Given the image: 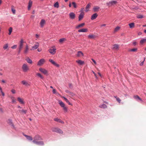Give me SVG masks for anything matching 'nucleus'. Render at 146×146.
<instances>
[{"label":"nucleus","mask_w":146,"mask_h":146,"mask_svg":"<svg viewBox=\"0 0 146 146\" xmlns=\"http://www.w3.org/2000/svg\"><path fill=\"white\" fill-rule=\"evenodd\" d=\"M85 25L84 23H83L80 24H79L78 25H77L76 27V29H78L81 27H83Z\"/></svg>","instance_id":"a211bd4d"},{"label":"nucleus","mask_w":146,"mask_h":146,"mask_svg":"<svg viewBox=\"0 0 146 146\" xmlns=\"http://www.w3.org/2000/svg\"><path fill=\"white\" fill-rule=\"evenodd\" d=\"M42 49L41 48H38V49L37 50L38 52H40L41 51Z\"/></svg>","instance_id":"bf43d9fd"},{"label":"nucleus","mask_w":146,"mask_h":146,"mask_svg":"<svg viewBox=\"0 0 146 146\" xmlns=\"http://www.w3.org/2000/svg\"><path fill=\"white\" fill-rule=\"evenodd\" d=\"M20 112H21V113H26L27 111L26 110H19Z\"/></svg>","instance_id":"79ce46f5"},{"label":"nucleus","mask_w":146,"mask_h":146,"mask_svg":"<svg viewBox=\"0 0 146 146\" xmlns=\"http://www.w3.org/2000/svg\"><path fill=\"white\" fill-rule=\"evenodd\" d=\"M12 11L13 13L14 14H15V10L14 9H12Z\"/></svg>","instance_id":"052dcab7"},{"label":"nucleus","mask_w":146,"mask_h":146,"mask_svg":"<svg viewBox=\"0 0 146 146\" xmlns=\"http://www.w3.org/2000/svg\"><path fill=\"white\" fill-rule=\"evenodd\" d=\"M119 45L117 44H115L113 46V49L115 50H118L119 49Z\"/></svg>","instance_id":"cd10ccee"},{"label":"nucleus","mask_w":146,"mask_h":146,"mask_svg":"<svg viewBox=\"0 0 146 146\" xmlns=\"http://www.w3.org/2000/svg\"><path fill=\"white\" fill-rule=\"evenodd\" d=\"M54 7L58 8L59 7V3L58 2H56L54 5Z\"/></svg>","instance_id":"4c0bfd02"},{"label":"nucleus","mask_w":146,"mask_h":146,"mask_svg":"<svg viewBox=\"0 0 146 146\" xmlns=\"http://www.w3.org/2000/svg\"><path fill=\"white\" fill-rule=\"evenodd\" d=\"M39 46V44L38 42H36L35 45L32 47V48L31 49V50L33 49H36Z\"/></svg>","instance_id":"9b49d317"},{"label":"nucleus","mask_w":146,"mask_h":146,"mask_svg":"<svg viewBox=\"0 0 146 146\" xmlns=\"http://www.w3.org/2000/svg\"><path fill=\"white\" fill-rule=\"evenodd\" d=\"M8 122L9 123H12V121L10 119H9L8 120Z\"/></svg>","instance_id":"338daca9"},{"label":"nucleus","mask_w":146,"mask_h":146,"mask_svg":"<svg viewBox=\"0 0 146 146\" xmlns=\"http://www.w3.org/2000/svg\"><path fill=\"white\" fill-rule=\"evenodd\" d=\"M24 85L27 86L30 85V84L25 80H23L21 82Z\"/></svg>","instance_id":"5701e85b"},{"label":"nucleus","mask_w":146,"mask_h":146,"mask_svg":"<svg viewBox=\"0 0 146 146\" xmlns=\"http://www.w3.org/2000/svg\"><path fill=\"white\" fill-rule=\"evenodd\" d=\"M45 23V21L44 19H42L40 23V25L41 27H43Z\"/></svg>","instance_id":"6ab92c4d"},{"label":"nucleus","mask_w":146,"mask_h":146,"mask_svg":"<svg viewBox=\"0 0 146 146\" xmlns=\"http://www.w3.org/2000/svg\"><path fill=\"white\" fill-rule=\"evenodd\" d=\"M8 47V44H6L4 45L3 46V48L5 50L7 49Z\"/></svg>","instance_id":"ea45409f"},{"label":"nucleus","mask_w":146,"mask_h":146,"mask_svg":"<svg viewBox=\"0 0 146 146\" xmlns=\"http://www.w3.org/2000/svg\"><path fill=\"white\" fill-rule=\"evenodd\" d=\"M33 142L35 144L38 145H44V142L42 141H33Z\"/></svg>","instance_id":"39448f33"},{"label":"nucleus","mask_w":146,"mask_h":146,"mask_svg":"<svg viewBox=\"0 0 146 146\" xmlns=\"http://www.w3.org/2000/svg\"><path fill=\"white\" fill-rule=\"evenodd\" d=\"M143 17V16L141 15H138L137 16V17L138 18H142Z\"/></svg>","instance_id":"8fccbe9b"},{"label":"nucleus","mask_w":146,"mask_h":146,"mask_svg":"<svg viewBox=\"0 0 146 146\" xmlns=\"http://www.w3.org/2000/svg\"><path fill=\"white\" fill-rule=\"evenodd\" d=\"M99 8L100 7H99L98 6H96L93 8V9L94 12H97L98 11Z\"/></svg>","instance_id":"c756f323"},{"label":"nucleus","mask_w":146,"mask_h":146,"mask_svg":"<svg viewBox=\"0 0 146 146\" xmlns=\"http://www.w3.org/2000/svg\"><path fill=\"white\" fill-rule=\"evenodd\" d=\"M29 51V47L27 45H26V46L25 49L24 50V53L25 54H27L28 53Z\"/></svg>","instance_id":"393cba45"},{"label":"nucleus","mask_w":146,"mask_h":146,"mask_svg":"<svg viewBox=\"0 0 146 146\" xmlns=\"http://www.w3.org/2000/svg\"><path fill=\"white\" fill-rule=\"evenodd\" d=\"M33 2L32 1L30 0L28 3V9L29 10L31 9V7L32 5Z\"/></svg>","instance_id":"dca6fc26"},{"label":"nucleus","mask_w":146,"mask_h":146,"mask_svg":"<svg viewBox=\"0 0 146 146\" xmlns=\"http://www.w3.org/2000/svg\"><path fill=\"white\" fill-rule=\"evenodd\" d=\"M27 139L30 141H33V137L31 136H28V137L27 138Z\"/></svg>","instance_id":"37998d69"},{"label":"nucleus","mask_w":146,"mask_h":146,"mask_svg":"<svg viewBox=\"0 0 146 146\" xmlns=\"http://www.w3.org/2000/svg\"><path fill=\"white\" fill-rule=\"evenodd\" d=\"M69 95H71V96H73L75 95V94L74 93H73L72 92H69Z\"/></svg>","instance_id":"603ef678"},{"label":"nucleus","mask_w":146,"mask_h":146,"mask_svg":"<svg viewBox=\"0 0 146 146\" xmlns=\"http://www.w3.org/2000/svg\"><path fill=\"white\" fill-rule=\"evenodd\" d=\"M19 102L21 104H24V102L23 101V99L20 97H18L17 98Z\"/></svg>","instance_id":"c85d7f7f"},{"label":"nucleus","mask_w":146,"mask_h":146,"mask_svg":"<svg viewBox=\"0 0 146 146\" xmlns=\"http://www.w3.org/2000/svg\"><path fill=\"white\" fill-rule=\"evenodd\" d=\"M62 108H63V110L65 112H66L67 111L68 108L67 107L64 106V107H63Z\"/></svg>","instance_id":"de8ad7c7"},{"label":"nucleus","mask_w":146,"mask_h":146,"mask_svg":"<svg viewBox=\"0 0 146 146\" xmlns=\"http://www.w3.org/2000/svg\"><path fill=\"white\" fill-rule=\"evenodd\" d=\"M137 49V48H134L130 49L129 50V51L135 52H136Z\"/></svg>","instance_id":"c03bdc74"},{"label":"nucleus","mask_w":146,"mask_h":146,"mask_svg":"<svg viewBox=\"0 0 146 146\" xmlns=\"http://www.w3.org/2000/svg\"><path fill=\"white\" fill-rule=\"evenodd\" d=\"M117 3V2L116 1H112L109 2L107 3V4L109 6H111L112 5H116Z\"/></svg>","instance_id":"0eeeda50"},{"label":"nucleus","mask_w":146,"mask_h":146,"mask_svg":"<svg viewBox=\"0 0 146 146\" xmlns=\"http://www.w3.org/2000/svg\"><path fill=\"white\" fill-rule=\"evenodd\" d=\"M88 31L87 29H80L78 30L79 32H87Z\"/></svg>","instance_id":"4be33fe9"},{"label":"nucleus","mask_w":146,"mask_h":146,"mask_svg":"<svg viewBox=\"0 0 146 146\" xmlns=\"http://www.w3.org/2000/svg\"><path fill=\"white\" fill-rule=\"evenodd\" d=\"M98 16V15L96 13H95L92 15L91 17V19L93 20L95 19Z\"/></svg>","instance_id":"2eb2a0df"},{"label":"nucleus","mask_w":146,"mask_h":146,"mask_svg":"<svg viewBox=\"0 0 146 146\" xmlns=\"http://www.w3.org/2000/svg\"><path fill=\"white\" fill-rule=\"evenodd\" d=\"M69 15L71 19H73L75 18V15L74 13L73 12L70 13Z\"/></svg>","instance_id":"4468645a"},{"label":"nucleus","mask_w":146,"mask_h":146,"mask_svg":"<svg viewBox=\"0 0 146 146\" xmlns=\"http://www.w3.org/2000/svg\"><path fill=\"white\" fill-rule=\"evenodd\" d=\"M11 92L13 94H15L16 93L15 90L14 89H12L11 90Z\"/></svg>","instance_id":"5fc2aeb1"},{"label":"nucleus","mask_w":146,"mask_h":146,"mask_svg":"<svg viewBox=\"0 0 146 146\" xmlns=\"http://www.w3.org/2000/svg\"><path fill=\"white\" fill-rule=\"evenodd\" d=\"M99 107L100 108H107V106L104 104H102V105L100 106Z\"/></svg>","instance_id":"f704fd0d"},{"label":"nucleus","mask_w":146,"mask_h":146,"mask_svg":"<svg viewBox=\"0 0 146 146\" xmlns=\"http://www.w3.org/2000/svg\"><path fill=\"white\" fill-rule=\"evenodd\" d=\"M134 98L137 100H139L141 102L143 101L142 99L137 95L134 96Z\"/></svg>","instance_id":"7c9ffc66"},{"label":"nucleus","mask_w":146,"mask_h":146,"mask_svg":"<svg viewBox=\"0 0 146 146\" xmlns=\"http://www.w3.org/2000/svg\"><path fill=\"white\" fill-rule=\"evenodd\" d=\"M129 25L130 28H132L135 27V24L134 23H132L129 24Z\"/></svg>","instance_id":"72a5a7b5"},{"label":"nucleus","mask_w":146,"mask_h":146,"mask_svg":"<svg viewBox=\"0 0 146 146\" xmlns=\"http://www.w3.org/2000/svg\"><path fill=\"white\" fill-rule=\"evenodd\" d=\"M65 92H66L67 93H68V94H69V92H70L68 90H65Z\"/></svg>","instance_id":"774afa93"},{"label":"nucleus","mask_w":146,"mask_h":146,"mask_svg":"<svg viewBox=\"0 0 146 146\" xmlns=\"http://www.w3.org/2000/svg\"><path fill=\"white\" fill-rule=\"evenodd\" d=\"M62 98H64L65 101L67 103H68L69 105H72V104L69 102V101L68 100L67 98H65L64 97H62Z\"/></svg>","instance_id":"473e14b6"},{"label":"nucleus","mask_w":146,"mask_h":146,"mask_svg":"<svg viewBox=\"0 0 146 146\" xmlns=\"http://www.w3.org/2000/svg\"><path fill=\"white\" fill-rule=\"evenodd\" d=\"M45 62V60L44 59H42L40 60L38 62L37 65L38 66H41Z\"/></svg>","instance_id":"9d476101"},{"label":"nucleus","mask_w":146,"mask_h":146,"mask_svg":"<svg viewBox=\"0 0 146 146\" xmlns=\"http://www.w3.org/2000/svg\"><path fill=\"white\" fill-rule=\"evenodd\" d=\"M11 98L12 100V103L15 104L16 103V100L13 97H11Z\"/></svg>","instance_id":"c9c22d12"},{"label":"nucleus","mask_w":146,"mask_h":146,"mask_svg":"<svg viewBox=\"0 0 146 146\" xmlns=\"http://www.w3.org/2000/svg\"><path fill=\"white\" fill-rule=\"evenodd\" d=\"M66 40V39L64 38H62L60 39L59 40V42L60 43H62L63 42Z\"/></svg>","instance_id":"2f4dec72"},{"label":"nucleus","mask_w":146,"mask_h":146,"mask_svg":"<svg viewBox=\"0 0 146 146\" xmlns=\"http://www.w3.org/2000/svg\"><path fill=\"white\" fill-rule=\"evenodd\" d=\"M54 120L57 122H58L59 123L63 124L64 123V122L62 121V120H61L60 119H58V118H55L54 119Z\"/></svg>","instance_id":"f3484780"},{"label":"nucleus","mask_w":146,"mask_h":146,"mask_svg":"<svg viewBox=\"0 0 146 146\" xmlns=\"http://www.w3.org/2000/svg\"><path fill=\"white\" fill-rule=\"evenodd\" d=\"M76 62L81 65H82L84 63V62L81 60H77L76 61Z\"/></svg>","instance_id":"bb28decb"},{"label":"nucleus","mask_w":146,"mask_h":146,"mask_svg":"<svg viewBox=\"0 0 146 146\" xmlns=\"http://www.w3.org/2000/svg\"><path fill=\"white\" fill-rule=\"evenodd\" d=\"M76 55L77 57H81L82 56H83L84 54L82 52L79 51L78 52Z\"/></svg>","instance_id":"aec40b11"},{"label":"nucleus","mask_w":146,"mask_h":146,"mask_svg":"<svg viewBox=\"0 0 146 146\" xmlns=\"http://www.w3.org/2000/svg\"><path fill=\"white\" fill-rule=\"evenodd\" d=\"M49 61L51 62L52 64L56 66V67H58L59 66V65L57 64L55 61H54L52 59H49Z\"/></svg>","instance_id":"1a4fd4ad"},{"label":"nucleus","mask_w":146,"mask_h":146,"mask_svg":"<svg viewBox=\"0 0 146 146\" xmlns=\"http://www.w3.org/2000/svg\"><path fill=\"white\" fill-rule=\"evenodd\" d=\"M36 75L40 77L41 78L43 79L44 78V77L40 73H37L36 74Z\"/></svg>","instance_id":"58836bf2"},{"label":"nucleus","mask_w":146,"mask_h":146,"mask_svg":"<svg viewBox=\"0 0 146 146\" xmlns=\"http://www.w3.org/2000/svg\"><path fill=\"white\" fill-rule=\"evenodd\" d=\"M92 61L94 62L95 64H96V61H95V60H94V59H92Z\"/></svg>","instance_id":"0e129e2a"},{"label":"nucleus","mask_w":146,"mask_h":146,"mask_svg":"<svg viewBox=\"0 0 146 146\" xmlns=\"http://www.w3.org/2000/svg\"><path fill=\"white\" fill-rule=\"evenodd\" d=\"M72 5H73V6H74V8H76V3L75 2H72Z\"/></svg>","instance_id":"09e8293b"},{"label":"nucleus","mask_w":146,"mask_h":146,"mask_svg":"<svg viewBox=\"0 0 146 146\" xmlns=\"http://www.w3.org/2000/svg\"><path fill=\"white\" fill-rule=\"evenodd\" d=\"M56 49L55 46H53L48 49V51L52 54L54 55L56 53Z\"/></svg>","instance_id":"7ed1b4c3"},{"label":"nucleus","mask_w":146,"mask_h":146,"mask_svg":"<svg viewBox=\"0 0 146 146\" xmlns=\"http://www.w3.org/2000/svg\"><path fill=\"white\" fill-rule=\"evenodd\" d=\"M34 140L33 141H36L38 140H43L42 137L40 135H35L33 138Z\"/></svg>","instance_id":"20e7f679"},{"label":"nucleus","mask_w":146,"mask_h":146,"mask_svg":"<svg viewBox=\"0 0 146 146\" xmlns=\"http://www.w3.org/2000/svg\"><path fill=\"white\" fill-rule=\"evenodd\" d=\"M52 130L53 132H56L57 133L62 134L63 133V131L57 127H52Z\"/></svg>","instance_id":"f03ea898"},{"label":"nucleus","mask_w":146,"mask_h":146,"mask_svg":"<svg viewBox=\"0 0 146 146\" xmlns=\"http://www.w3.org/2000/svg\"><path fill=\"white\" fill-rule=\"evenodd\" d=\"M52 92L54 94H56V90L55 89H53Z\"/></svg>","instance_id":"6e6d98bb"},{"label":"nucleus","mask_w":146,"mask_h":146,"mask_svg":"<svg viewBox=\"0 0 146 146\" xmlns=\"http://www.w3.org/2000/svg\"><path fill=\"white\" fill-rule=\"evenodd\" d=\"M0 92L2 94L3 96H5L4 93L3 92L2 88H1V89H0Z\"/></svg>","instance_id":"3c124183"},{"label":"nucleus","mask_w":146,"mask_h":146,"mask_svg":"<svg viewBox=\"0 0 146 146\" xmlns=\"http://www.w3.org/2000/svg\"><path fill=\"white\" fill-rule=\"evenodd\" d=\"M133 45L135 46L137 44V43L136 42L134 41L133 42Z\"/></svg>","instance_id":"4d7b16f0"},{"label":"nucleus","mask_w":146,"mask_h":146,"mask_svg":"<svg viewBox=\"0 0 146 146\" xmlns=\"http://www.w3.org/2000/svg\"><path fill=\"white\" fill-rule=\"evenodd\" d=\"M26 60L28 63L32 64L33 63L32 61L29 57H27L26 59Z\"/></svg>","instance_id":"412c9836"},{"label":"nucleus","mask_w":146,"mask_h":146,"mask_svg":"<svg viewBox=\"0 0 146 146\" xmlns=\"http://www.w3.org/2000/svg\"><path fill=\"white\" fill-rule=\"evenodd\" d=\"M12 28L11 27H10L9 28V35H10L11 34V33L12 31Z\"/></svg>","instance_id":"49530a36"},{"label":"nucleus","mask_w":146,"mask_h":146,"mask_svg":"<svg viewBox=\"0 0 146 146\" xmlns=\"http://www.w3.org/2000/svg\"><path fill=\"white\" fill-rule=\"evenodd\" d=\"M143 64H144V61L142 62H141L140 64V66H142L143 65Z\"/></svg>","instance_id":"e2e57ef3"},{"label":"nucleus","mask_w":146,"mask_h":146,"mask_svg":"<svg viewBox=\"0 0 146 146\" xmlns=\"http://www.w3.org/2000/svg\"><path fill=\"white\" fill-rule=\"evenodd\" d=\"M84 14L83 12H82L80 13L79 16V21H80L84 17Z\"/></svg>","instance_id":"f8f14e48"},{"label":"nucleus","mask_w":146,"mask_h":146,"mask_svg":"<svg viewBox=\"0 0 146 146\" xmlns=\"http://www.w3.org/2000/svg\"><path fill=\"white\" fill-rule=\"evenodd\" d=\"M106 24H102V25H100V27H105L106 26Z\"/></svg>","instance_id":"680f3d73"},{"label":"nucleus","mask_w":146,"mask_h":146,"mask_svg":"<svg viewBox=\"0 0 146 146\" xmlns=\"http://www.w3.org/2000/svg\"><path fill=\"white\" fill-rule=\"evenodd\" d=\"M17 47V45H14L11 47V48L13 49H15Z\"/></svg>","instance_id":"864d4df0"},{"label":"nucleus","mask_w":146,"mask_h":146,"mask_svg":"<svg viewBox=\"0 0 146 146\" xmlns=\"http://www.w3.org/2000/svg\"><path fill=\"white\" fill-rule=\"evenodd\" d=\"M92 72H93V74H94V75L95 76V77L96 78H97L98 77H97L96 74L94 72V71H93Z\"/></svg>","instance_id":"13d9d810"},{"label":"nucleus","mask_w":146,"mask_h":146,"mask_svg":"<svg viewBox=\"0 0 146 146\" xmlns=\"http://www.w3.org/2000/svg\"><path fill=\"white\" fill-rule=\"evenodd\" d=\"M36 37L37 38H38L39 37V35L38 34H36Z\"/></svg>","instance_id":"69168bd1"},{"label":"nucleus","mask_w":146,"mask_h":146,"mask_svg":"<svg viewBox=\"0 0 146 146\" xmlns=\"http://www.w3.org/2000/svg\"><path fill=\"white\" fill-rule=\"evenodd\" d=\"M90 7H91V6H90V4H88L87 5V6L86 7L85 11L86 12H87L88 11H89V9L90 8Z\"/></svg>","instance_id":"a878e982"},{"label":"nucleus","mask_w":146,"mask_h":146,"mask_svg":"<svg viewBox=\"0 0 146 146\" xmlns=\"http://www.w3.org/2000/svg\"><path fill=\"white\" fill-rule=\"evenodd\" d=\"M39 70L44 74L46 75H48V71L42 68H40L39 69Z\"/></svg>","instance_id":"6e6552de"},{"label":"nucleus","mask_w":146,"mask_h":146,"mask_svg":"<svg viewBox=\"0 0 146 146\" xmlns=\"http://www.w3.org/2000/svg\"><path fill=\"white\" fill-rule=\"evenodd\" d=\"M21 68L24 72H27L30 70L29 66L26 63H24L23 64Z\"/></svg>","instance_id":"f257e3e1"},{"label":"nucleus","mask_w":146,"mask_h":146,"mask_svg":"<svg viewBox=\"0 0 146 146\" xmlns=\"http://www.w3.org/2000/svg\"><path fill=\"white\" fill-rule=\"evenodd\" d=\"M23 41L22 39H21L20 42V44L19 45V50L18 51V52L19 53L22 48L23 47Z\"/></svg>","instance_id":"423d86ee"},{"label":"nucleus","mask_w":146,"mask_h":146,"mask_svg":"<svg viewBox=\"0 0 146 146\" xmlns=\"http://www.w3.org/2000/svg\"><path fill=\"white\" fill-rule=\"evenodd\" d=\"M120 29V27L118 26L116 27L115 29L114 32H116L119 31Z\"/></svg>","instance_id":"a19ab883"},{"label":"nucleus","mask_w":146,"mask_h":146,"mask_svg":"<svg viewBox=\"0 0 146 146\" xmlns=\"http://www.w3.org/2000/svg\"><path fill=\"white\" fill-rule=\"evenodd\" d=\"M96 36L93 34H90L88 36V38L90 39H93L95 38Z\"/></svg>","instance_id":"ddd939ff"},{"label":"nucleus","mask_w":146,"mask_h":146,"mask_svg":"<svg viewBox=\"0 0 146 146\" xmlns=\"http://www.w3.org/2000/svg\"><path fill=\"white\" fill-rule=\"evenodd\" d=\"M58 103L60 106L62 107H63L65 106V105L64 103L60 100H59L58 101Z\"/></svg>","instance_id":"b1692460"},{"label":"nucleus","mask_w":146,"mask_h":146,"mask_svg":"<svg viewBox=\"0 0 146 146\" xmlns=\"http://www.w3.org/2000/svg\"><path fill=\"white\" fill-rule=\"evenodd\" d=\"M115 97L116 98V100L117 101V102H118L119 103H120L121 101V100H120L119 98L118 97H117L115 96Z\"/></svg>","instance_id":"a18cd8bd"},{"label":"nucleus","mask_w":146,"mask_h":146,"mask_svg":"<svg viewBox=\"0 0 146 146\" xmlns=\"http://www.w3.org/2000/svg\"><path fill=\"white\" fill-rule=\"evenodd\" d=\"M146 42V39H141L140 41V43L141 44H143V43Z\"/></svg>","instance_id":"e433bc0d"}]
</instances>
